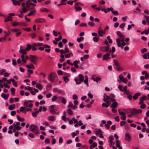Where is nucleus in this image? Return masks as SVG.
Segmentation results:
<instances>
[{
    "label": "nucleus",
    "mask_w": 149,
    "mask_h": 149,
    "mask_svg": "<svg viewBox=\"0 0 149 149\" xmlns=\"http://www.w3.org/2000/svg\"><path fill=\"white\" fill-rule=\"evenodd\" d=\"M29 136L32 138H33L34 137L33 134L32 133H29Z\"/></svg>",
    "instance_id": "nucleus-64"
},
{
    "label": "nucleus",
    "mask_w": 149,
    "mask_h": 149,
    "mask_svg": "<svg viewBox=\"0 0 149 149\" xmlns=\"http://www.w3.org/2000/svg\"><path fill=\"white\" fill-rule=\"evenodd\" d=\"M125 140L128 142L131 141V136L128 133H126L125 134Z\"/></svg>",
    "instance_id": "nucleus-13"
},
{
    "label": "nucleus",
    "mask_w": 149,
    "mask_h": 149,
    "mask_svg": "<svg viewBox=\"0 0 149 149\" xmlns=\"http://www.w3.org/2000/svg\"><path fill=\"white\" fill-rule=\"evenodd\" d=\"M113 61L115 65H116V67L120 65L119 64V62L118 61H117L115 59H113Z\"/></svg>",
    "instance_id": "nucleus-42"
},
{
    "label": "nucleus",
    "mask_w": 149,
    "mask_h": 149,
    "mask_svg": "<svg viewBox=\"0 0 149 149\" xmlns=\"http://www.w3.org/2000/svg\"><path fill=\"white\" fill-rule=\"evenodd\" d=\"M118 77L121 81L125 83L126 84L128 82V80L127 79H125L124 77H123L121 74L119 75Z\"/></svg>",
    "instance_id": "nucleus-9"
},
{
    "label": "nucleus",
    "mask_w": 149,
    "mask_h": 149,
    "mask_svg": "<svg viewBox=\"0 0 149 149\" xmlns=\"http://www.w3.org/2000/svg\"><path fill=\"white\" fill-rule=\"evenodd\" d=\"M4 33L6 34L5 36L6 37V36L9 35L10 34L11 32L10 31H8L7 32H6V31H4Z\"/></svg>",
    "instance_id": "nucleus-51"
},
{
    "label": "nucleus",
    "mask_w": 149,
    "mask_h": 149,
    "mask_svg": "<svg viewBox=\"0 0 149 149\" xmlns=\"http://www.w3.org/2000/svg\"><path fill=\"white\" fill-rule=\"evenodd\" d=\"M67 112L68 114L70 115H71L73 114L72 111L70 109H68Z\"/></svg>",
    "instance_id": "nucleus-41"
},
{
    "label": "nucleus",
    "mask_w": 149,
    "mask_h": 149,
    "mask_svg": "<svg viewBox=\"0 0 149 149\" xmlns=\"http://www.w3.org/2000/svg\"><path fill=\"white\" fill-rule=\"evenodd\" d=\"M29 129L31 131L33 132L35 134H37L38 133V127L34 125H31L29 127Z\"/></svg>",
    "instance_id": "nucleus-3"
},
{
    "label": "nucleus",
    "mask_w": 149,
    "mask_h": 149,
    "mask_svg": "<svg viewBox=\"0 0 149 149\" xmlns=\"http://www.w3.org/2000/svg\"><path fill=\"white\" fill-rule=\"evenodd\" d=\"M26 68L29 69H34V67L33 65L31 63H30L29 65H27L26 66Z\"/></svg>",
    "instance_id": "nucleus-23"
},
{
    "label": "nucleus",
    "mask_w": 149,
    "mask_h": 149,
    "mask_svg": "<svg viewBox=\"0 0 149 149\" xmlns=\"http://www.w3.org/2000/svg\"><path fill=\"white\" fill-rule=\"evenodd\" d=\"M60 52L61 54H64L66 53H68L69 52V50L67 48H65V50L63 49H62L60 51Z\"/></svg>",
    "instance_id": "nucleus-16"
},
{
    "label": "nucleus",
    "mask_w": 149,
    "mask_h": 149,
    "mask_svg": "<svg viewBox=\"0 0 149 149\" xmlns=\"http://www.w3.org/2000/svg\"><path fill=\"white\" fill-rule=\"evenodd\" d=\"M64 80L65 83H66L69 81V79L67 76H65L64 78Z\"/></svg>",
    "instance_id": "nucleus-62"
},
{
    "label": "nucleus",
    "mask_w": 149,
    "mask_h": 149,
    "mask_svg": "<svg viewBox=\"0 0 149 149\" xmlns=\"http://www.w3.org/2000/svg\"><path fill=\"white\" fill-rule=\"evenodd\" d=\"M141 94L139 93H136L133 96V98L134 100H136L138 97L141 95Z\"/></svg>",
    "instance_id": "nucleus-21"
},
{
    "label": "nucleus",
    "mask_w": 149,
    "mask_h": 149,
    "mask_svg": "<svg viewBox=\"0 0 149 149\" xmlns=\"http://www.w3.org/2000/svg\"><path fill=\"white\" fill-rule=\"evenodd\" d=\"M112 123V122L111 121H109L107 122V123L105 125V127L106 128L109 129L110 127V125Z\"/></svg>",
    "instance_id": "nucleus-19"
},
{
    "label": "nucleus",
    "mask_w": 149,
    "mask_h": 149,
    "mask_svg": "<svg viewBox=\"0 0 149 149\" xmlns=\"http://www.w3.org/2000/svg\"><path fill=\"white\" fill-rule=\"evenodd\" d=\"M39 111H36L34 112H33L32 115L33 117H36Z\"/></svg>",
    "instance_id": "nucleus-33"
},
{
    "label": "nucleus",
    "mask_w": 149,
    "mask_h": 149,
    "mask_svg": "<svg viewBox=\"0 0 149 149\" xmlns=\"http://www.w3.org/2000/svg\"><path fill=\"white\" fill-rule=\"evenodd\" d=\"M48 119L50 121H54L55 120V118L54 116H50L49 117Z\"/></svg>",
    "instance_id": "nucleus-39"
},
{
    "label": "nucleus",
    "mask_w": 149,
    "mask_h": 149,
    "mask_svg": "<svg viewBox=\"0 0 149 149\" xmlns=\"http://www.w3.org/2000/svg\"><path fill=\"white\" fill-rule=\"evenodd\" d=\"M5 88H9L10 87V86H8V85L6 83L4 82L3 84Z\"/></svg>",
    "instance_id": "nucleus-58"
},
{
    "label": "nucleus",
    "mask_w": 149,
    "mask_h": 149,
    "mask_svg": "<svg viewBox=\"0 0 149 149\" xmlns=\"http://www.w3.org/2000/svg\"><path fill=\"white\" fill-rule=\"evenodd\" d=\"M6 71V70L5 69H1L0 70V74L1 75H2L3 74V73L4 72H5Z\"/></svg>",
    "instance_id": "nucleus-52"
},
{
    "label": "nucleus",
    "mask_w": 149,
    "mask_h": 149,
    "mask_svg": "<svg viewBox=\"0 0 149 149\" xmlns=\"http://www.w3.org/2000/svg\"><path fill=\"white\" fill-rule=\"evenodd\" d=\"M5 19L4 20V22H7L10 21L11 20V19L12 18V17L8 15H6L4 17Z\"/></svg>",
    "instance_id": "nucleus-14"
},
{
    "label": "nucleus",
    "mask_w": 149,
    "mask_h": 149,
    "mask_svg": "<svg viewBox=\"0 0 149 149\" xmlns=\"http://www.w3.org/2000/svg\"><path fill=\"white\" fill-rule=\"evenodd\" d=\"M99 38H97L96 37H95L93 38V40L95 42H97L98 41V39Z\"/></svg>",
    "instance_id": "nucleus-61"
},
{
    "label": "nucleus",
    "mask_w": 149,
    "mask_h": 149,
    "mask_svg": "<svg viewBox=\"0 0 149 149\" xmlns=\"http://www.w3.org/2000/svg\"><path fill=\"white\" fill-rule=\"evenodd\" d=\"M40 11L41 12H48L49 11L48 9L44 7H42L40 8Z\"/></svg>",
    "instance_id": "nucleus-29"
},
{
    "label": "nucleus",
    "mask_w": 149,
    "mask_h": 149,
    "mask_svg": "<svg viewBox=\"0 0 149 149\" xmlns=\"http://www.w3.org/2000/svg\"><path fill=\"white\" fill-rule=\"evenodd\" d=\"M61 102L65 104L66 103V100L65 98L62 97L61 98Z\"/></svg>",
    "instance_id": "nucleus-44"
},
{
    "label": "nucleus",
    "mask_w": 149,
    "mask_h": 149,
    "mask_svg": "<svg viewBox=\"0 0 149 149\" xmlns=\"http://www.w3.org/2000/svg\"><path fill=\"white\" fill-rule=\"evenodd\" d=\"M116 146L117 148H119L120 147V141L118 140H117L116 141Z\"/></svg>",
    "instance_id": "nucleus-37"
},
{
    "label": "nucleus",
    "mask_w": 149,
    "mask_h": 149,
    "mask_svg": "<svg viewBox=\"0 0 149 149\" xmlns=\"http://www.w3.org/2000/svg\"><path fill=\"white\" fill-rule=\"evenodd\" d=\"M21 32L19 30V31H18V32L17 33L15 34V36L16 37H18L21 34Z\"/></svg>",
    "instance_id": "nucleus-63"
},
{
    "label": "nucleus",
    "mask_w": 149,
    "mask_h": 149,
    "mask_svg": "<svg viewBox=\"0 0 149 149\" xmlns=\"http://www.w3.org/2000/svg\"><path fill=\"white\" fill-rule=\"evenodd\" d=\"M13 2V4L15 5L20 6V3L18 1L16 0H11Z\"/></svg>",
    "instance_id": "nucleus-20"
},
{
    "label": "nucleus",
    "mask_w": 149,
    "mask_h": 149,
    "mask_svg": "<svg viewBox=\"0 0 149 149\" xmlns=\"http://www.w3.org/2000/svg\"><path fill=\"white\" fill-rule=\"evenodd\" d=\"M49 80L53 82L57 81L58 79L56 74L54 73H51L49 76Z\"/></svg>",
    "instance_id": "nucleus-2"
},
{
    "label": "nucleus",
    "mask_w": 149,
    "mask_h": 149,
    "mask_svg": "<svg viewBox=\"0 0 149 149\" xmlns=\"http://www.w3.org/2000/svg\"><path fill=\"white\" fill-rule=\"evenodd\" d=\"M30 36H31L32 38L33 39L36 37V35L35 33H32L31 34Z\"/></svg>",
    "instance_id": "nucleus-50"
},
{
    "label": "nucleus",
    "mask_w": 149,
    "mask_h": 149,
    "mask_svg": "<svg viewBox=\"0 0 149 149\" xmlns=\"http://www.w3.org/2000/svg\"><path fill=\"white\" fill-rule=\"evenodd\" d=\"M110 56V54L108 53H107L106 54L103 56V58L104 60H107L110 58L109 56Z\"/></svg>",
    "instance_id": "nucleus-11"
},
{
    "label": "nucleus",
    "mask_w": 149,
    "mask_h": 149,
    "mask_svg": "<svg viewBox=\"0 0 149 149\" xmlns=\"http://www.w3.org/2000/svg\"><path fill=\"white\" fill-rule=\"evenodd\" d=\"M117 34L118 38L116 39V41L117 43V45L118 47H121V41H124L125 40V36L123 35L120 31H117Z\"/></svg>",
    "instance_id": "nucleus-1"
},
{
    "label": "nucleus",
    "mask_w": 149,
    "mask_h": 149,
    "mask_svg": "<svg viewBox=\"0 0 149 149\" xmlns=\"http://www.w3.org/2000/svg\"><path fill=\"white\" fill-rule=\"evenodd\" d=\"M25 109V108L24 107H21L19 109V111L21 112L23 111Z\"/></svg>",
    "instance_id": "nucleus-54"
},
{
    "label": "nucleus",
    "mask_w": 149,
    "mask_h": 149,
    "mask_svg": "<svg viewBox=\"0 0 149 149\" xmlns=\"http://www.w3.org/2000/svg\"><path fill=\"white\" fill-rule=\"evenodd\" d=\"M30 58L31 62L33 64L36 65L37 64V61L38 57L35 56L30 55Z\"/></svg>",
    "instance_id": "nucleus-4"
},
{
    "label": "nucleus",
    "mask_w": 149,
    "mask_h": 149,
    "mask_svg": "<svg viewBox=\"0 0 149 149\" xmlns=\"http://www.w3.org/2000/svg\"><path fill=\"white\" fill-rule=\"evenodd\" d=\"M13 127L15 129L17 130H19L21 128V127L15 125H13Z\"/></svg>",
    "instance_id": "nucleus-36"
},
{
    "label": "nucleus",
    "mask_w": 149,
    "mask_h": 149,
    "mask_svg": "<svg viewBox=\"0 0 149 149\" xmlns=\"http://www.w3.org/2000/svg\"><path fill=\"white\" fill-rule=\"evenodd\" d=\"M141 104V106H140V108L142 109H144L146 107V105L144 103H143L142 104Z\"/></svg>",
    "instance_id": "nucleus-46"
},
{
    "label": "nucleus",
    "mask_w": 149,
    "mask_h": 149,
    "mask_svg": "<svg viewBox=\"0 0 149 149\" xmlns=\"http://www.w3.org/2000/svg\"><path fill=\"white\" fill-rule=\"evenodd\" d=\"M142 110L141 109L137 110L134 108L131 111V113L134 115H136L141 113H142Z\"/></svg>",
    "instance_id": "nucleus-5"
},
{
    "label": "nucleus",
    "mask_w": 149,
    "mask_h": 149,
    "mask_svg": "<svg viewBox=\"0 0 149 149\" xmlns=\"http://www.w3.org/2000/svg\"><path fill=\"white\" fill-rule=\"evenodd\" d=\"M147 98L146 96L144 95L143 96L140 97L139 98V104H142L144 103L143 101Z\"/></svg>",
    "instance_id": "nucleus-12"
},
{
    "label": "nucleus",
    "mask_w": 149,
    "mask_h": 149,
    "mask_svg": "<svg viewBox=\"0 0 149 149\" xmlns=\"http://www.w3.org/2000/svg\"><path fill=\"white\" fill-rule=\"evenodd\" d=\"M97 146V144L95 143H93L90 146V148L91 149H93L96 147Z\"/></svg>",
    "instance_id": "nucleus-32"
},
{
    "label": "nucleus",
    "mask_w": 149,
    "mask_h": 149,
    "mask_svg": "<svg viewBox=\"0 0 149 149\" xmlns=\"http://www.w3.org/2000/svg\"><path fill=\"white\" fill-rule=\"evenodd\" d=\"M75 8L76 9L77 11L81 10H82V8L79 6H76L75 7Z\"/></svg>",
    "instance_id": "nucleus-49"
},
{
    "label": "nucleus",
    "mask_w": 149,
    "mask_h": 149,
    "mask_svg": "<svg viewBox=\"0 0 149 149\" xmlns=\"http://www.w3.org/2000/svg\"><path fill=\"white\" fill-rule=\"evenodd\" d=\"M125 26V24L124 23H123L121 24L120 25L119 27L120 28H123Z\"/></svg>",
    "instance_id": "nucleus-60"
},
{
    "label": "nucleus",
    "mask_w": 149,
    "mask_h": 149,
    "mask_svg": "<svg viewBox=\"0 0 149 149\" xmlns=\"http://www.w3.org/2000/svg\"><path fill=\"white\" fill-rule=\"evenodd\" d=\"M15 105L14 104L13 105H11L10 106L8 107V109L10 110H12L14 109L15 107Z\"/></svg>",
    "instance_id": "nucleus-35"
},
{
    "label": "nucleus",
    "mask_w": 149,
    "mask_h": 149,
    "mask_svg": "<svg viewBox=\"0 0 149 149\" xmlns=\"http://www.w3.org/2000/svg\"><path fill=\"white\" fill-rule=\"evenodd\" d=\"M12 25L13 27H15L17 26H26V25H25V23L24 22H14L12 23Z\"/></svg>",
    "instance_id": "nucleus-6"
},
{
    "label": "nucleus",
    "mask_w": 149,
    "mask_h": 149,
    "mask_svg": "<svg viewBox=\"0 0 149 149\" xmlns=\"http://www.w3.org/2000/svg\"><path fill=\"white\" fill-rule=\"evenodd\" d=\"M110 97L107 96L105 97H104L103 100L104 102H106L107 100H109V99L110 100Z\"/></svg>",
    "instance_id": "nucleus-38"
},
{
    "label": "nucleus",
    "mask_w": 149,
    "mask_h": 149,
    "mask_svg": "<svg viewBox=\"0 0 149 149\" xmlns=\"http://www.w3.org/2000/svg\"><path fill=\"white\" fill-rule=\"evenodd\" d=\"M67 0H61V3L62 5H65L66 4V3H64L66 2Z\"/></svg>",
    "instance_id": "nucleus-53"
},
{
    "label": "nucleus",
    "mask_w": 149,
    "mask_h": 149,
    "mask_svg": "<svg viewBox=\"0 0 149 149\" xmlns=\"http://www.w3.org/2000/svg\"><path fill=\"white\" fill-rule=\"evenodd\" d=\"M36 87L40 90H41L43 88L42 86L39 83H38L36 85Z\"/></svg>",
    "instance_id": "nucleus-24"
},
{
    "label": "nucleus",
    "mask_w": 149,
    "mask_h": 149,
    "mask_svg": "<svg viewBox=\"0 0 149 149\" xmlns=\"http://www.w3.org/2000/svg\"><path fill=\"white\" fill-rule=\"evenodd\" d=\"M102 131L100 129H97L95 130V134L97 135H99L101 133Z\"/></svg>",
    "instance_id": "nucleus-27"
},
{
    "label": "nucleus",
    "mask_w": 149,
    "mask_h": 149,
    "mask_svg": "<svg viewBox=\"0 0 149 149\" xmlns=\"http://www.w3.org/2000/svg\"><path fill=\"white\" fill-rule=\"evenodd\" d=\"M118 103L116 102H113L112 104L111 105V107L113 108H116L117 107Z\"/></svg>",
    "instance_id": "nucleus-28"
},
{
    "label": "nucleus",
    "mask_w": 149,
    "mask_h": 149,
    "mask_svg": "<svg viewBox=\"0 0 149 149\" xmlns=\"http://www.w3.org/2000/svg\"><path fill=\"white\" fill-rule=\"evenodd\" d=\"M118 88L120 89V91H123V86L122 85H119L118 86Z\"/></svg>",
    "instance_id": "nucleus-48"
},
{
    "label": "nucleus",
    "mask_w": 149,
    "mask_h": 149,
    "mask_svg": "<svg viewBox=\"0 0 149 149\" xmlns=\"http://www.w3.org/2000/svg\"><path fill=\"white\" fill-rule=\"evenodd\" d=\"M147 49L145 48H144L143 49H141V52L143 54L144 52H146L147 51Z\"/></svg>",
    "instance_id": "nucleus-56"
},
{
    "label": "nucleus",
    "mask_w": 149,
    "mask_h": 149,
    "mask_svg": "<svg viewBox=\"0 0 149 149\" xmlns=\"http://www.w3.org/2000/svg\"><path fill=\"white\" fill-rule=\"evenodd\" d=\"M49 108L50 109V112L53 114H58L59 113H56L54 109V105H51Z\"/></svg>",
    "instance_id": "nucleus-7"
},
{
    "label": "nucleus",
    "mask_w": 149,
    "mask_h": 149,
    "mask_svg": "<svg viewBox=\"0 0 149 149\" xmlns=\"http://www.w3.org/2000/svg\"><path fill=\"white\" fill-rule=\"evenodd\" d=\"M1 96L2 97L4 98L5 100H6L8 98L9 95L8 94H7L6 95L4 93H3L2 94Z\"/></svg>",
    "instance_id": "nucleus-26"
},
{
    "label": "nucleus",
    "mask_w": 149,
    "mask_h": 149,
    "mask_svg": "<svg viewBox=\"0 0 149 149\" xmlns=\"http://www.w3.org/2000/svg\"><path fill=\"white\" fill-rule=\"evenodd\" d=\"M78 77H79V81H83L84 80V77L81 74H79Z\"/></svg>",
    "instance_id": "nucleus-30"
},
{
    "label": "nucleus",
    "mask_w": 149,
    "mask_h": 149,
    "mask_svg": "<svg viewBox=\"0 0 149 149\" xmlns=\"http://www.w3.org/2000/svg\"><path fill=\"white\" fill-rule=\"evenodd\" d=\"M105 33V31L102 30H99L98 31V34L99 36L102 37L103 36V34Z\"/></svg>",
    "instance_id": "nucleus-18"
},
{
    "label": "nucleus",
    "mask_w": 149,
    "mask_h": 149,
    "mask_svg": "<svg viewBox=\"0 0 149 149\" xmlns=\"http://www.w3.org/2000/svg\"><path fill=\"white\" fill-rule=\"evenodd\" d=\"M11 31H13V32H16L17 31H19V30L18 29H11Z\"/></svg>",
    "instance_id": "nucleus-59"
},
{
    "label": "nucleus",
    "mask_w": 149,
    "mask_h": 149,
    "mask_svg": "<svg viewBox=\"0 0 149 149\" xmlns=\"http://www.w3.org/2000/svg\"><path fill=\"white\" fill-rule=\"evenodd\" d=\"M117 70L118 71H120L123 70V68L120 65L116 67Z\"/></svg>",
    "instance_id": "nucleus-31"
},
{
    "label": "nucleus",
    "mask_w": 149,
    "mask_h": 149,
    "mask_svg": "<svg viewBox=\"0 0 149 149\" xmlns=\"http://www.w3.org/2000/svg\"><path fill=\"white\" fill-rule=\"evenodd\" d=\"M22 46L20 47V49L19 50V52L22 54H26L27 53V52L24 49H22Z\"/></svg>",
    "instance_id": "nucleus-22"
},
{
    "label": "nucleus",
    "mask_w": 149,
    "mask_h": 149,
    "mask_svg": "<svg viewBox=\"0 0 149 149\" xmlns=\"http://www.w3.org/2000/svg\"><path fill=\"white\" fill-rule=\"evenodd\" d=\"M35 22L36 23H44L46 22V20L44 18H40L36 19Z\"/></svg>",
    "instance_id": "nucleus-8"
},
{
    "label": "nucleus",
    "mask_w": 149,
    "mask_h": 149,
    "mask_svg": "<svg viewBox=\"0 0 149 149\" xmlns=\"http://www.w3.org/2000/svg\"><path fill=\"white\" fill-rule=\"evenodd\" d=\"M36 11L35 10H30V12L27 15L28 16H31L33 14H34L36 13Z\"/></svg>",
    "instance_id": "nucleus-25"
},
{
    "label": "nucleus",
    "mask_w": 149,
    "mask_h": 149,
    "mask_svg": "<svg viewBox=\"0 0 149 149\" xmlns=\"http://www.w3.org/2000/svg\"><path fill=\"white\" fill-rule=\"evenodd\" d=\"M68 107L73 109H75L76 108V107L74 106L72 103L71 102H69Z\"/></svg>",
    "instance_id": "nucleus-17"
},
{
    "label": "nucleus",
    "mask_w": 149,
    "mask_h": 149,
    "mask_svg": "<svg viewBox=\"0 0 149 149\" xmlns=\"http://www.w3.org/2000/svg\"><path fill=\"white\" fill-rule=\"evenodd\" d=\"M57 97L56 96H54L52 98V100L54 102L57 99Z\"/></svg>",
    "instance_id": "nucleus-55"
},
{
    "label": "nucleus",
    "mask_w": 149,
    "mask_h": 149,
    "mask_svg": "<svg viewBox=\"0 0 149 149\" xmlns=\"http://www.w3.org/2000/svg\"><path fill=\"white\" fill-rule=\"evenodd\" d=\"M122 42V43H121V47L122 48H123V47L126 44V43L125 42V40H124V41H121Z\"/></svg>",
    "instance_id": "nucleus-47"
},
{
    "label": "nucleus",
    "mask_w": 149,
    "mask_h": 149,
    "mask_svg": "<svg viewBox=\"0 0 149 149\" xmlns=\"http://www.w3.org/2000/svg\"><path fill=\"white\" fill-rule=\"evenodd\" d=\"M92 79L95 81L98 82L99 81L101 80V78L99 77H95V76H93L92 77Z\"/></svg>",
    "instance_id": "nucleus-15"
},
{
    "label": "nucleus",
    "mask_w": 149,
    "mask_h": 149,
    "mask_svg": "<svg viewBox=\"0 0 149 149\" xmlns=\"http://www.w3.org/2000/svg\"><path fill=\"white\" fill-rule=\"evenodd\" d=\"M84 38L83 37H81L80 38H78L77 39V40L79 42H80L81 41L83 40Z\"/></svg>",
    "instance_id": "nucleus-43"
},
{
    "label": "nucleus",
    "mask_w": 149,
    "mask_h": 149,
    "mask_svg": "<svg viewBox=\"0 0 149 149\" xmlns=\"http://www.w3.org/2000/svg\"><path fill=\"white\" fill-rule=\"evenodd\" d=\"M17 120L19 121H20V122L24 121V119H22L20 118V116L18 115H17Z\"/></svg>",
    "instance_id": "nucleus-40"
},
{
    "label": "nucleus",
    "mask_w": 149,
    "mask_h": 149,
    "mask_svg": "<svg viewBox=\"0 0 149 149\" xmlns=\"http://www.w3.org/2000/svg\"><path fill=\"white\" fill-rule=\"evenodd\" d=\"M106 102V103H103L102 104V107H104L106 108L108 107L110 105L111 102L109 100H107Z\"/></svg>",
    "instance_id": "nucleus-10"
},
{
    "label": "nucleus",
    "mask_w": 149,
    "mask_h": 149,
    "mask_svg": "<svg viewBox=\"0 0 149 149\" xmlns=\"http://www.w3.org/2000/svg\"><path fill=\"white\" fill-rule=\"evenodd\" d=\"M23 29L26 31H30L31 30V28H23Z\"/></svg>",
    "instance_id": "nucleus-57"
},
{
    "label": "nucleus",
    "mask_w": 149,
    "mask_h": 149,
    "mask_svg": "<svg viewBox=\"0 0 149 149\" xmlns=\"http://www.w3.org/2000/svg\"><path fill=\"white\" fill-rule=\"evenodd\" d=\"M109 141L110 143H112V141L114 139L113 137L112 136H110L109 137Z\"/></svg>",
    "instance_id": "nucleus-45"
},
{
    "label": "nucleus",
    "mask_w": 149,
    "mask_h": 149,
    "mask_svg": "<svg viewBox=\"0 0 149 149\" xmlns=\"http://www.w3.org/2000/svg\"><path fill=\"white\" fill-rule=\"evenodd\" d=\"M31 47L32 46L31 45L29 44H28L27 45V47L25 48V50L27 51H29L30 50Z\"/></svg>",
    "instance_id": "nucleus-34"
}]
</instances>
